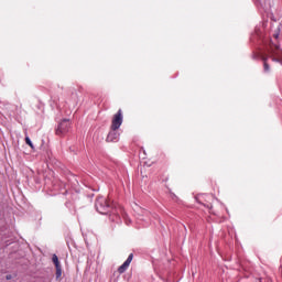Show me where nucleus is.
Segmentation results:
<instances>
[{
  "label": "nucleus",
  "instance_id": "39448f33",
  "mask_svg": "<svg viewBox=\"0 0 282 282\" xmlns=\"http://www.w3.org/2000/svg\"><path fill=\"white\" fill-rule=\"evenodd\" d=\"M132 261H133V253H130L127 260L122 263V265L119 267L118 272L120 274H123V272H127V268L131 265Z\"/></svg>",
  "mask_w": 282,
  "mask_h": 282
},
{
  "label": "nucleus",
  "instance_id": "9d476101",
  "mask_svg": "<svg viewBox=\"0 0 282 282\" xmlns=\"http://www.w3.org/2000/svg\"><path fill=\"white\" fill-rule=\"evenodd\" d=\"M25 142L29 147H31L32 149H34V144L32 143V140H30V137H25Z\"/></svg>",
  "mask_w": 282,
  "mask_h": 282
},
{
  "label": "nucleus",
  "instance_id": "6e6552de",
  "mask_svg": "<svg viewBox=\"0 0 282 282\" xmlns=\"http://www.w3.org/2000/svg\"><path fill=\"white\" fill-rule=\"evenodd\" d=\"M52 261H53L55 268H58L61 265V262L58 261V256L53 254Z\"/></svg>",
  "mask_w": 282,
  "mask_h": 282
},
{
  "label": "nucleus",
  "instance_id": "f257e3e1",
  "mask_svg": "<svg viewBox=\"0 0 282 282\" xmlns=\"http://www.w3.org/2000/svg\"><path fill=\"white\" fill-rule=\"evenodd\" d=\"M95 206L100 215H107L109 213V208H111L109 200L102 196L97 197Z\"/></svg>",
  "mask_w": 282,
  "mask_h": 282
},
{
  "label": "nucleus",
  "instance_id": "f03ea898",
  "mask_svg": "<svg viewBox=\"0 0 282 282\" xmlns=\"http://www.w3.org/2000/svg\"><path fill=\"white\" fill-rule=\"evenodd\" d=\"M70 128L72 122L69 121V119L62 120L56 129V135H65V133H68Z\"/></svg>",
  "mask_w": 282,
  "mask_h": 282
},
{
  "label": "nucleus",
  "instance_id": "7ed1b4c3",
  "mask_svg": "<svg viewBox=\"0 0 282 282\" xmlns=\"http://www.w3.org/2000/svg\"><path fill=\"white\" fill-rule=\"evenodd\" d=\"M270 54H271V58L274 63H281L282 51H281V48H279V45L272 43L270 45Z\"/></svg>",
  "mask_w": 282,
  "mask_h": 282
},
{
  "label": "nucleus",
  "instance_id": "1a4fd4ad",
  "mask_svg": "<svg viewBox=\"0 0 282 282\" xmlns=\"http://www.w3.org/2000/svg\"><path fill=\"white\" fill-rule=\"evenodd\" d=\"M55 268H56V278L61 279V276L63 275V270L61 269V265L59 267H55Z\"/></svg>",
  "mask_w": 282,
  "mask_h": 282
},
{
  "label": "nucleus",
  "instance_id": "20e7f679",
  "mask_svg": "<svg viewBox=\"0 0 282 282\" xmlns=\"http://www.w3.org/2000/svg\"><path fill=\"white\" fill-rule=\"evenodd\" d=\"M119 127H122V110H118V112L112 118V131H118Z\"/></svg>",
  "mask_w": 282,
  "mask_h": 282
},
{
  "label": "nucleus",
  "instance_id": "423d86ee",
  "mask_svg": "<svg viewBox=\"0 0 282 282\" xmlns=\"http://www.w3.org/2000/svg\"><path fill=\"white\" fill-rule=\"evenodd\" d=\"M120 137V134L118 132H116V130L111 129V131L109 132L107 140L108 142H115V140H117Z\"/></svg>",
  "mask_w": 282,
  "mask_h": 282
},
{
  "label": "nucleus",
  "instance_id": "0eeeda50",
  "mask_svg": "<svg viewBox=\"0 0 282 282\" xmlns=\"http://www.w3.org/2000/svg\"><path fill=\"white\" fill-rule=\"evenodd\" d=\"M263 69L267 74L270 72V64H268V57H263Z\"/></svg>",
  "mask_w": 282,
  "mask_h": 282
}]
</instances>
